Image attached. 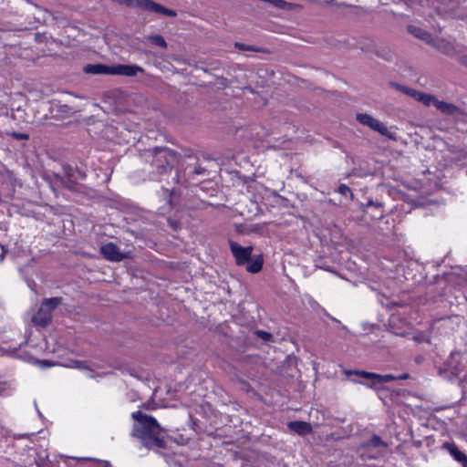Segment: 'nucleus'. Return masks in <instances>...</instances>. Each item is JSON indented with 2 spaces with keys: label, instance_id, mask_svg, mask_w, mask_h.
Instances as JSON below:
<instances>
[{
  "label": "nucleus",
  "instance_id": "obj_20",
  "mask_svg": "<svg viewBox=\"0 0 467 467\" xmlns=\"http://www.w3.org/2000/svg\"><path fill=\"white\" fill-rule=\"evenodd\" d=\"M264 260L261 255L256 256L255 258H251L248 263H246V270L249 273L256 274L260 272L263 268Z\"/></svg>",
  "mask_w": 467,
  "mask_h": 467
},
{
  "label": "nucleus",
  "instance_id": "obj_22",
  "mask_svg": "<svg viewBox=\"0 0 467 467\" xmlns=\"http://www.w3.org/2000/svg\"><path fill=\"white\" fill-rule=\"evenodd\" d=\"M62 297H51V298H46L42 302V306L47 307V310H49V313L52 314L53 311L62 304Z\"/></svg>",
  "mask_w": 467,
  "mask_h": 467
},
{
  "label": "nucleus",
  "instance_id": "obj_2",
  "mask_svg": "<svg viewBox=\"0 0 467 467\" xmlns=\"http://www.w3.org/2000/svg\"><path fill=\"white\" fill-rule=\"evenodd\" d=\"M149 168H145L149 180L162 181L171 171L173 164L178 161L176 153L165 147H156L148 150L143 154Z\"/></svg>",
  "mask_w": 467,
  "mask_h": 467
},
{
  "label": "nucleus",
  "instance_id": "obj_12",
  "mask_svg": "<svg viewBox=\"0 0 467 467\" xmlns=\"http://www.w3.org/2000/svg\"><path fill=\"white\" fill-rule=\"evenodd\" d=\"M431 105H434L438 110L448 116H457L462 113V109L458 106L452 103L439 100L435 97Z\"/></svg>",
  "mask_w": 467,
  "mask_h": 467
},
{
  "label": "nucleus",
  "instance_id": "obj_34",
  "mask_svg": "<svg viewBox=\"0 0 467 467\" xmlns=\"http://www.w3.org/2000/svg\"><path fill=\"white\" fill-rule=\"evenodd\" d=\"M408 378H409V375L408 374H404V375L400 376L399 379H406Z\"/></svg>",
  "mask_w": 467,
  "mask_h": 467
},
{
  "label": "nucleus",
  "instance_id": "obj_16",
  "mask_svg": "<svg viewBox=\"0 0 467 467\" xmlns=\"http://www.w3.org/2000/svg\"><path fill=\"white\" fill-rule=\"evenodd\" d=\"M288 428L299 435H306L312 431L311 424L301 420L290 421L288 423Z\"/></svg>",
  "mask_w": 467,
  "mask_h": 467
},
{
  "label": "nucleus",
  "instance_id": "obj_25",
  "mask_svg": "<svg viewBox=\"0 0 467 467\" xmlns=\"http://www.w3.org/2000/svg\"><path fill=\"white\" fill-rule=\"evenodd\" d=\"M338 192L345 197L349 196V200H352L353 194H352L350 189L347 185H345V184L339 185Z\"/></svg>",
  "mask_w": 467,
  "mask_h": 467
},
{
  "label": "nucleus",
  "instance_id": "obj_29",
  "mask_svg": "<svg viewBox=\"0 0 467 467\" xmlns=\"http://www.w3.org/2000/svg\"><path fill=\"white\" fill-rule=\"evenodd\" d=\"M151 438L153 439V442L156 446L160 448L164 447V441L162 439L157 437L156 435L152 436Z\"/></svg>",
  "mask_w": 467,
  "mask_h": 467
},
{
  "label": "nucleus",
  "instance_id": "obj_17",
  "mask_svg": "<svg viewBox=\"0 0 467 467\" xmlns=\"http://www.w3.org/2000/svg\"><path fill=\"white\" fill-rule=\"evenodd\" d=\"M356 374L360 375L363 378L373 379L374 383H383V382H390L397 378L393 375L388 374V375H379L372 372H367V371H357Z\"/></svg>",
  "mask_w": 467,
  "mask_h": 467
},
{
  "label": "nucleus",
  "instance_id": "obj_18",
  "mask_svg": "<svg viewBox=\"0 0 467 467\" xmlns=\"http://www.w3.org/2000/svg\"><path fill=\"white\" fill-rule=\"evenodd\" d=\"M445 447L455 461L460 462L462 467H467V455L460 451L455 443H446Z\"/></svg>",
  "mask_w": 467,
  "mask_h": 467
},
{
  "label": "nucleus",
  "instance_id": "obj_14",
  "mask_svg": "<svg viewBox=\"0 0 467 467\" xmlns=\"http://www.w3.org/2000/svg\"><path fill=\"white\" fill-rule=\"evenodd\" d=\"M46 308L47 307L41 305L32 317V321L42 327H47L52 320V314H50L49 310H47Z\"/></svg>",
  "mask_w": 467,
  "mask_h": 467
},
{
  "label": "nucleus",
  "instance_id": "obj_7",
  "mask_svg": "<svg viewBox=\"0 0 467 467\" xmlns=\"http://www.w3.org/2000/svg\"><path fill=\"white\" fill-rule=\"evenodd\" d=\"M432 5L439 14L459 18H462L464 16V14L460 10L457 0H435L432 1Z\"/></svg>",
  "mask_w": 467,
  "mask_h": 467
},
{
  "label": "nucleus",
  "instance_id": "obj_30",
  "mask_svg": "<svg viewBox=\"0 0 467 467\" xmlns=\"http://www.w3.org/2000/svg\"><path fill=\"white\" fill-rule=\"evenodd\" d=\"M36 467H48V463L43 458H39L36 461Z\"/></svg>",
  "mask_w": 467,
  "mask_h": 467
},
{
  "label": "nucleus",
  "instance_id": "obj_9",
  "mask_svg": "<svg viewBox=\"0 0 467 467\" xmlns=\"http://www.w3.org/2000/svg\"><path fill=\"white\" fill-rule=\"evenodd\" d=\"M100 254L110 262H120L127 257L114 243L103 244L100 247Z\"/></svg>",
  "mask_w": 467,
  "mask_h": 467
},
{
  "label": "nucleus",
  "instance_id": "obj_10",
  "mask_svg": "<svg viewBox=\"0 0 467 467\" xmlns=\"http://www.w3.org/2000/svg\"><path fill=\"white\" fill-rule=\"evenodd\" d=\"M397 88L404 94H407L408 96L413 98L415 100L422 103L425 106H431L432 101L434 100L433 95L418 91L414 88H408L405 86L397 85Z\"/></svg>",
  "mask_w": 467,
  "mask_h": 467
},
{
  "label": "nucleus",
  "instance_id": "obj_1",
  "mask_svg": "<svg viewBox=\"0 0 467 467\" xmlns=\"http://www.w3.org/2000/svg\"><path fill=\"white\" fill-rule=\"evenodd\" d=\"M85 173L70 165L63 167V175L57 179L56 183H60L69 192H76L77 194H83L88 200H93L97 202H114L120 203L121 198L119 195L108 190L100 193L94 189H87L84 185L76 183L78 180H83Z\"/></svg>",
  "mask_w": 467,
  "mask_h": 467
},
{
  "label": "nucleus",
  "instance_id": "obj_6",
  "mask_svg": "<svg viewBox=\"0 0 467 467\" xmlns=\"http://www.w3.org/2000/svg\"><path fill=\"white\" fill-rule=\"evenodd\" d=\"M357 120L363 126L368 127L372 130L387 137L389 140H396V135L391 131L383 122L375 119L367 113H358L356 116Z\"/></svg>",
  "mask_w": 467,
  "mask_h": 467
},
{
  "label": "nucleus",
  "instance_id": "obj_31",
  "mask_svg": "<svg viewBox=\"0 0 467 467\" xmlns=\"http://www.w3.org/2000/svg\"><path fill=\"white\" fill-rule=\"evenodd\" d=\"M236 47L239 48V49H243V50H250L251 48L249 47H246L245 45L244 44H236Z\"/></svg>",
  "mask_w": 467,
  "mask_h": 467
},
{
  "label": "nucleus",
  "instance_id": "obj_15",
  "mask_svg": "<svg viewBox=\"0 0 467 467\" xmlns=\"http://www.w3.org/2000/svg\"><path fill=\"white\" fill-rule=\"evenodd\" d=\"M84 71L87 74L93 75H111L112 66L103 64H88L85 66Z\"/></svg>",
  "mask_w": 467,
  "mask_h": 467
},
{
  "label": "nucleus",
  "instance_id": "obj_11",
  "mask_svg": "<svg viewBox=\"0 0 467 467\" xmlns=\"http://www.w3.org/2000/svg\"><path fill=\"white\" fill-rule=\"evenodd\" d=\"M138 73H144V69L137 65L118 64L112 66L111 75L134 77Z\"/></svg>",
  "mask_w": 467,
  "mask_h": 467
},
{
  "label": "nucleus",
  "instance_id": "obj_24",
  "mask_svg": "<svg viewBox=\"0 0 467 467\" xmlns=\"http://www.w3.org/2000/svg\"><path fill=\"white\" fill-rule=\"evenodd\" d=\"M148 40H149L151 44H153V45H155V46H158V47H163V48L167 47V43H166L165 39L163 38V36H161V35H152V36H150L148 37Z\"/></svg>",
  "mask_w": 467,
  "mask_h": 467
},
{
  "label": "nucleus",
  "instance_id": "obj_8",
  "mask_svg": "<svg viewBox=\"0 0 467 467\" xmlns=\"http://www.w3.org/2000/svg\"><path fill=\"white\" fill-rule=\"evenodd\" d=\"M230 249L237 265H244L251 259L253 247H244L234 241H230Z\"/></svg>",
  "mask_w": 467,
  "mask_h": 467
},
{
  "label": "nucleus",
  "instance_id": "obj_23",
  "mask_svg": "<svg viewBox=\"0 0 467 467\" xmlns=\"http://www.w3.org/2000/svg\"><path fill=\"white\" fill-rule=\"evenodd\" d=\"M431 44L443 53H449L451 49V46L442 39L433 38Z\"/></svg>",
  "mask_w": 467,
  "mask_h": 467
},
{
  "label": "nucleus",
  "instance_id": "obj_33",
  "mask_svg": "<svg viewBox=\"0 0 467 467\" xmlns=\"http://www.w3.org/2000/svg\"><path fill=\"white\" fill-rule=\"evenodd\" d=\"M462 64L467 67V56H464L462 59Z\"/></svg>",
  "mask_w": 467,
  "mask_h": 467
},
{
  "label": "nucleus",
  "instance_id": "obj_13",
  "mask_svg": "<svg viewBox=\"0 0 467 467\" xmlns=\"http://www.w3.org/2000/svg\"><path fill=\"white\" fill-rule=\"evenodd\" d=\"M363 220L366 223L378 221L383 218V206H362Z\"/></svg>",
  "mask_w": 467,
  "mask_h": 467
},
{
  "label": "nucleus",
  "instance_id": "obj_4",
  "mask_svg": "<svg viewBox=\"0 0 467 467\" xmlns=\"http://www.w3.org/2000/svg\"><path fill=\"white\" fill-rule=\"evenodd\" d=\"M248 192L251 193L250 202L253 204H278L284 198L275 192L265 188L258 182H253L248 186Z\"/></svg>",
  "mask_w": 467,
  "mask_h": 467
},
{
  "label": "nucleus",
  "instance_id": "obj_3",
  "mask_svg": "<svg viewBox=\"0 0 467 467\" xmlns=\"http://www.w3.org/2000/svg\"><path fill=\"white\" fill-rule=\"evenodd\" d=\"M210 176L206 166L200 162L195 155H187L180 161L179 170L176 171L172 181L178 184H195Z\"/></svg>",
  "mask_w": 467,
  "mask_h": 467
},
{
  "label": "nucleus",
  "instance_id": "obj_5",
  "mask_svg": "<svg viewBox=\"0 0 467 467\" xmlns=\"http://www.w3.org/2000/svg\"><path fill=\"white\" fill-rule=\"evenodd\" d=\"M132 418L140 424L138 430L140 437H152L159 433L161 427L154 417L138 410L132 413Z\"/></svg>",
  "mask_w": 467,
  "mask_h": 467
},
{
  "label": "nucleus",
  "instance_id": "obj_35",
  "mask_svg": "<svg viewBox=\"0 0 467 467\" xmlns=\"http://www.w3.org/2000/svg\"><path fill=\"white\" fill-rule=\"evenodd\" d=\"M50 187H51V189L53 190L54 193H55L56 195H57V189L55 188V186H54L53 184H51V185H50Z\"/></svg>",
  "mask_w": 467,
  "mask_h": 467
},
{
  "label": "nucleus",
  "instance_id": "obj_36",
  "mask_svg": "<svg viewBox=\"0 0 467 467\" xmlns=\"http://www.w3.org/2000/svg\"><path fill=\"white\" fill-rule=\"evenodd\" d=\"M202 204H207V205H210V204H212L211 202H206V201H203V200H202Z\"/></svg>",
  "mask_w": 467,
  "mask_h": 467
},
{
  "label": "nucleus",
  "instance_id": "obj_32",
  "mask_svg": "<svg viewBox=\"0 0 467 467\" xmlns=\"http://www.w3.org/2000/svg\"><path fill=\"white\" fill-rule=\"evenodd\" d=\"M240 215L244 217L245 220L251 219L249 215H246L244 211H240Z\"/></svg>",
  "mask_w": 467,
  "mask_h": 467
},
{
  "label": "nucleus",
  "instance_id": "obj_19",
  "mask_svg": "<svg viewBox=\"0 0 467 467\" xmlns=\"http://www.w3.org/2000/svg\"><path fill=\"white\" fill-rule=\"evenodd\" d=\"M409 31L414 36H416L419 39L423 40L424 42H426L428 44H431L433 40V37L431 36V35L420 27L410 26H409Z\"/></svg>",
  "mask_w": 467,
  "mask_h": 467
},
{
  "label": "nucleus",
  "instance_id": "obj_38",
  "mask_svg": "<svg viewBox=\"0 0 467 467\" xmlns=\"http://www.w3.org/2000/svg\"><path fill=\"white\" fill-rule=\"evenodd\" d=\"M256 213L259 212V206H255Z\"/></svg>",
  "mask_w": 467,
  "mask_h": 467
},
{
  "label": "nucleus",
  "instance_id": "obj_21",
  "mask_svg": "<svg viewBox=\"0 0 467 467\" xmlns=\"http://www.w3.org/2000/svg\"><path fill=\"white\" fill-rule=\"evenodd\" d=\"M161 195L163 196V199L160 201H165L166 204L171 205L174 204V202L177 201V191L174 189L169 190L162 187Z\"/></svg>",
  "mask_w": 467,
  "mask_h": 467
},
{
  "label": "nucleus",
  "instance_id": "obj_27",
  "mask_svg": "<svg viewBox=\"0 0 467 467\" xmlns=\"http://www.w3.org/2000/svg\"><path fill=\"white\" fill-rule=\"evenodd\" d=\"M256 335L265 341H270L273 338V335L271 333L264 330H257Z\"/></svg>",
  "mask_w": 467,
  "mask_h": 467
},
{
  "label": "nucleus",
  "instance_id": "obj_28",
  "mask_svg": "<svg viewBox=\"0 0 467 467\" xmlns=\"http://www.w3.org/2000/svg\"><path fill=\"white\" fill-rule=\"evenodd\" d=\"M11 136L16 140H28L29 135L26 133L13 132Z\"/></svg>",
  "mask_w": 467,
  "mask_h": 467
},
{
  "label": "nucleus",
  "instance_id": "obj_37",
  "mask_svg": "<svg viewBox=\"0 0 467 467\" xmlns=\"http://www.w3.org/2000/svg\"><path fill=\"white\" fill-rule=\"evenodd\" d=\"M367 204L372 205V204H375V203L373 202V201L369 200Z\"/></svg>",
  "mask_w": 467,
  "mask_h": 467
},
{
  "label": "nucleus",
  "instance_id": "obj_26",
  "mask_svg": "<svg viewBox=\"0 0 467 467\" xmlns=\"http://www.w3.org/2000/svg\"><path fill=\"white\" fill-rule=\"evenodd\" d=\"M368 445H371L373 447H379L385 445L382 439L378 435H373L371 439L368 441Z\"/></svg>",
  "mask_w": 467,
  "mask_h": 467
}]
</instances>
